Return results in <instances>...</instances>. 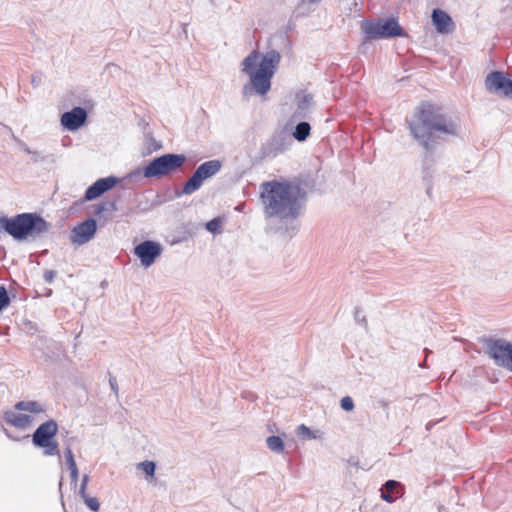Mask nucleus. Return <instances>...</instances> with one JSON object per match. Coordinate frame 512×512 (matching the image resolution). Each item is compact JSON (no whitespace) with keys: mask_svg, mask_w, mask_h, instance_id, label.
Wrapping results in <instances>:
<instances>
[{"mask_svg":"<svg viewBox=\"0 0 512 512\" xmlns=\"http://www.w3.org/2000/svg\"><path fill=\"white\" fill-rule=\"evenodd\" d=\"M407 123L411 135L430 155L434 153L438 139L458 136L460 131L459 124L441 106L430 102H421L414 118Z\"/></svg>","mask_w":512,"mask_h":512,"instance_id":"obj_1","label":"nucleus"},{"mask_svg":"<svg viewBox=\"0 0 512 512\" xmlns=\"http://www.w3.org/2000/svg\"><path fill=\"white\" fill-rule=\"evenodd\" d=\"M306 192L299 184L272 180L261 184L260 198L267 218L296 219Z\"/></svg>","mask_w":512,"mask_h":512,"instance_id":"obj_2","label":"nucleus"},{"mask_svg":"<svg viewBox=\"0 0 512 512\" xmlns=\"http://www.w3.org/2000/svg\"><path fill=\"white\" fill-rule=\"evenodd\" d=\"M281 56L276 50L266 52L262 57L258 51L251 52L242 61V72L248 74L249 82L243 85L242 97L248 100L253 94L265 96L271 90Z\"/></svg>","mask_w":512,"mask_h":512,"instance_id":"obj_3","label":"nucleus"},{"mask_svg":"<svg viewBox=\"0 0 512 512\" xmlns=\"http://www.w3.org/2000/svg\"><path fill=\"white\" fill-rule=\"evenodd\" d=\"M363 43L378 39L405 37L406 31L400 26L397 18H365L360 22Z\"/></svg>","mask_w":512,"mask_h":512,"instance_id":"obj_4","label":"nucleus"},{"mask_svg":"<svg viewBox=\"0 0 512 512\" xmlns=\"http://www.w3.org/2000/svg\"><path fill=\"white\" fill-rule=\"evenodd\" d=\"M184 154L166 153L152 159L142 170H135L132 175L143 174L145 178H162L180 170L186 163Z\"/></svg>","mask_w":512,"mask_h":512,"instance_id":"obj_5","label":"nucleus"},{"mask_svg":"<svg viewBox=\"0 0 512 512\" xmlns=\"http://www.w3.org/2000/svg\"><path fill=\"white\" fill-rule=\"evenodd\" d=\"M482 345V351L493 363L512 373V342L503 338L480 336L477 338Z\"/></svg>","mask_w":512,"mask_h":512,"instance_id":"obj_6","label":"nucleus"},{"mask_svg":"<svg viewBox=\"0 0 512 512\" xmlns=\"http://www.w3.org/2000/svg\"><path fill=\"white\" fill-rule=\"evenodd\" d=\"M58 423L50 419L41 423L32 434V443L35 447L43 449L45 456L60 457L59 444L56 440Z\"/></svg>","mask_w":512,"mask_h":512,"instance_id":"obj_7","label":"nucleus"},{"mask_svg":"<svg viewBox=\"0 0 512 512\" xmlns=\"http://www.w3.org/2000/svg\"><path fill=\"white\" fill-rule=\"evenodd\" d=\"M222 168L218 159L206 161L199 165L192 176L184 183L181 194L191 195L202 186L203 182L216 175Z\"/></svg>","mask_w":512,"mask_h":512,"instance_id":"obj_8","label":"nucleus"},{"mask_svg":"<svg viewBox=\"0 0 512 512\" xmlns=\"http://www.w3.org/2000/svg\"><path fill=\"white\" fill-rule=\"evenodd\" d=\"M162 252V245L153 240H144L133 249L134 255L139 258L141 265L145 268L153 265L161 256Z\"/></svg>","mask_w":512,"mask_h":512,"instance_id":"obj_9","label":"nucleus"},{"mask_svg":"<svg viewBox=\"0 0 512 512\" xmlns=\"http://www.w3.org/2000/svg\"><path fill=\"white\" fill-rule=\"evenodd\" d=\"M51 227V223L38 213L26 212L24 241L42 237L50 231Z\"/></svg>","mask_w":512,"mask_h":512,"instance_id":"obj_10","label":"nucleus"},{"mask_svg":"<svg viewBox=\"0 0 512 512\" xmlns=\"http://www.w3.org/2000/svg\"><path fill=\"white\" fill-rule=\"evenodd\" d=\"M286 126H288V124ZM286 129L287 127L275 131L269 141L263 145L262 154L265 157H275L289 149L292 141Z\"/></svg>","mask_w":512,"mask_h":512,"instance_id":"obj_11","label":"nucleus"},{"mask_svg":"<svg viewBox=\"0 0 512 512\" xmlns=\"http://www.w3.org/2000/svg\"><path fill=\"white\" fill-rule=\"evenodd\" d=\"M26 212L12 217L0 216V233L11 236L18 242L24 241Z\"/></svg>","mask_w":512,"mask_h":512,"instance_id":"obj_12","label":"nucleus"},{"mask_svg":"<svg viewBox=\"0 0 512 512\" xmlns=\"http://www.w3.org/2000/svg\"><path fill=\"white\" fill-rule=\"evenodd\" d=\"M485 87L491 93H501L512 98V79L505 76L502 71H492L485 79Z\"/></svg>","mask_w":512,"mask_h":512,"instance_id":"obj_13","label":"nucleus"},{"mask_svg":"<svg viewBox=\"0 0 512 512\" xmlns=\"http://www.w3.org/2000/svg\"><path fill=\"white\" fill-rule=\"evenodd\" d=\"M97 232V222L88 218L71 230L70 241L75 245H83L94 238Z\"/></svg>","mask_w":512,"mask_h":512,"instance_id":"obj_14","label":"nucleus"},{"mask_svg":"<svg viewBox=\"0 0 512 512\" xmlns=\"http://www.w3.org/2000/svg\"><path fill=\"white\" fill-rule=\"evenodd\" d=\"M87 111L83 107H74L61 115V125L68 131H76L87 121Z\"/></svg>","mask_w":512,"mask_h":512,"instance_id":"obj_15","label":"nucleus"},{"mask_svg":"<svg viewBox=\"0 0 512 512\" xmlns=\"http://www.w3.org/2000/svg\"><path fill=\"white\" fill-rule=\"evenodd\" d=\"M118 182L119 178L115 176L99 178L86 189L84 194V200L91 201L100 197L107 191L114 188L118 184Z\"/></svg>","mask_w":512,"mask_h":512,"instance_id":"obj_16","label":"nucleus"},{"mask_svg":"<svg viewBox=\"0 0 512 512\" xmlns=\"http://www.w3.org/2000/svg\"><path fill=\"white\" fill-rule=\"evenodd\" d=\"M431 21L439 34H451L455 30V23L451 16L440 8L432 10Z\"/></svg>","mask_w":512,"mask_h":512,"instance_id":"obj_17","label":"nucleus"},{"mask_svg":"<svg viewBox=\"0 0 512 512\" xmlns=\"http://www.w3.org/2000/svg\"><path fill=\"white\" fill-rule=\"evenodd\" d=\"M295 99H296L297 109L292 114L288 124H290V123L292 124L296 120L306 117L308 111L310 110V108L313 105V95L310 93H307L306 91H299L298 93H296Z\"/></svg>","mask_w":512,"mask_h":512,"instance_id":"obj_18","label":"nucleus"},{"mask_svg":"<svg viewBox=\"0 0 512 512\" xmlns=\"http://www.w3.org/2000/svg\"><path fill=\"white\" fill-rule=\"evenodd\" d=\"M380 492L384 501L393 503L403 494V485L396 480H388L382 485Z\"/></svg>","mask_w":512,"mask_h":512,"instance_id":"obj_19","label":"nucleus"},{"mask_svg":"<svg viewBox=\"0 0 512 512\" xmlns=\"http://www.w3.org/2000/svg\"><path fill=\"white\" fill-rule=\"evenodd\" d=\"M6 423L20 429H25L31 423V417L27 414L6 411L3 415Z\"/></svg>","mask_w":512,"mask_h":512,"instance_id":"obj_20","label":"nucleus"},{"mask_svg":"<svg viewBox=\"0 0 512 512\" xmlns=\"http://www.w3.org/2000/svg\"><path fill=\"white\" fill-rule=\"evenodd\" d=\"M64 455H65V459H66V464L68 466V469L70 470L71 482L74 485H76V483L78 481L79 472H78V468H77V465H76V462L74 459L73 452L69 445L65 448Z\"/></svg>","mask_w":512,"mask_h":512,"instance_id":"obj_21","label":"nucleus"},{"mask_svg":"<svg viewBox=\"0 0 512 512\" xmlns=\"http://www.w3.org/2000/svg\"><path fill=\"white\" fill-rule=\"evenodd\" d=\"M311 133V125L306 121H300L292 131V137L298 142L305 141Z\"/></svg>","mask_w":512,"mask_h":512,"instance_id":"obj_22","label":"nucleus"},{"mask_svg":"<svg viewBox=\"0 0 512 512\" xmlns=\"http://www.w3.org/2000/svg\"><path fill=\"white\" fill-rule=\"evenodd\" d=\"M16 410L38 414L45 412V407L38 401H19L15 404Z\"/></svg>","mask_w":512,"mask_h":512,"instance_id":"obj_23","label":"nucleus"},{"mask_svg":"<svg viewBox=\"0 0 512 512\" xmlns=\"http://www.w3.org/2000/svg\"><path fill=\"white\" fill-rule=\"evenodd\" d=\"M434 170L432 169V163H428L427 159L424 162L422 170V182L426 188V194L430 198L432 191V179Z\"/></svg>","mask_w":512,"mask_h":512,"instance_id":"obj_24","label":"nucleus"},{"mask_svg":"<svg viewBox=\"0 0 512 512\" xmlns=\"http://www.w3.org/2000/svg\"><path fill=\"white\" fill-rule=\"evenodd\" d=\"M266 444H267V447L272 452H275V453H278V454L284 452L285 445H284L283 440L279 436H275V435L269 436L266 439Z\"/></svg>","mask_w":512,"mask_h":512,"instance_id":"obj_25","label":"nucleus"},{"mask_svg":"<svg viewBox=\"0 0 512 512\" xmlns=\"http://www.w3.org/2000/svg\"><path fill=\"white\" fill-rule=\"evenodd\" d=\"M139 470H142L147 476L153 477L155 475L156 464L153 461L145 460L137 465Z\"/></svg>","mask_w":512,"mask_h":512,"instance_id":"obj_26","label":"nucleus"},{"mask_svg":"<svg viewBox=\"0 0 512 512\" xmlns=\"http://www.w3.org/2000/svg\"><path fill=\"white\" fill-rule=\"evenodd\" d=\"M221 225H222L221 219L214 218L205 224V228L210 233L217 234V233H220Z\"/></svg>","mask_w":512,"mask_h":512,"instance_id":"obj_27","label":"nucleus"},{"mask_svg":"<svg viewBox=\"0 0 512 512\" xmlns=\"http://www.w3.org/2000/svg\"><path fill=\"white\" fill-rule=\"evenodd\" d=\"M31 160L34 164H38V163H42V162H48V161H53V155L50 154V155H43L41 152L39 151H33L31 153Z\"/></svg>","mask_w":512,"mask_h":512,"instance_id":"obj_28","label":"nucleus"},{"mask_svg":"<svg viewBox=\"0 0 512 512\" xmlns=\"http://www.w3.org/2000/svg\"><path fill=\"white\" fill-rule=\"evenodd\" d=\"M10 296L5 286H0V312L10 305Z\"/></svg>","mask_w":512,"mask_h":512,"instance_id":"obj_29","label":"nucleus"},{"mask_svg":"<svg viewBox=\"0 0 512 512\" xmlns=\"http://www.w3.org/2000/svg\"><path fill=\"white\" fill-rule=\"evenodd\" d=\"M85 504L88 506V508L93 512H98L100 509V503L97 498L90 497L88 495H85L84 497H81Z\"/></svg>","mask_w":512,"mask_h":512,"instance_id":"obj_30","label":"nucleus"},{"mask_svg":"<svg viewBox=\"0 0 512 512\" xmlns=\"http://www.w3.org/2000/svg\"><path fill=\"white\" fill-rule=\"evenodd\" d=\"M340 407L344 411H352L355 407L353 399L350 396H345L340 400Z\"/></svg>","mask_w":512,"mask_h":512,"instance_id":"obj_31","label":"nucleus"},{"mask_svg":"<svg viewBox=\"0 0 512 512\" xmlns=\"http://www.w3.org/2000/svg\"><path fill=\"white\" fill-rule=\"evenodd\" d=\"M354 320L356 323L361 324L362 326L367 328V326H368L367 319L364 315H362V311L359 307H355Z\"/></svg>","mask_w":512,"mask_h":512,"instance_id":"obj_32","label":"nucleus"},{"mask_svg":"<svg viewBox=\"0 0 512 512\" xmlns=\"http://www.w3.org/2000/svg\"><path fill=\"white\" fill-rule=\"evenodd\" d=\"M298 433L300 435L306 436L308 438H316V435L314 434V432L304 424H301L298 427Z\"/></svg>","mask_w":512,"mask_h":512,"instance_id":"obj_33","label":"nucleus"},{"mask_svg":"<svg viewBox=\"0 0 512 512\" xmlns=\"http://www.w3.org/2000/svg\"><path fill=\"white\" fill-rule=\"evenodd\" d=\"M12 139L15 141V143L24 151L26 152L27 154L31 155V153L33 152V150H31L28 145L22 141L21 139H19L18 137H16L13 133H12Z\"/></svg>","mask_w":512,"mask_h":512,"instance_id":"obj_34","label":"nucleus"},{"mask_svg":"<svg viewBox=\"0 0 512 512\" xmlns=\"http://www.w3.org/2000/svg\"><path fill=\"white\" fill-rule=\"evenodd\" d=\"M12 139L15 141V143L24 151L26 152L27 154L31 155V153L33 152V150H31L28 145L22 141L21 139H19L18 137H16L13 133H12Z\"/></svg>","mask_w":512,"mask_h":512,"instance_id":"obj_35","label":"nucleus"},{"mask_svg":"<svg viewBox=\"0 0 512 512\" xmlns=\"http://www.w3.org/2000/svg\"><path fill=\"white\" fill-rule=\"evenodd\" d=\"M88 482H89V475L84 474L82 477L81 485H80V489H79L80 497H84L85 495H87L86 488H87Z\"/></svg>","mask_w":512,"mask_h":512,"instance_id":"obj_36","label":"nucleus"},{"mask_svg":"<svg viewBox=\"0 0 512 512\" xmlns=\"http://www.w3.org/2000/svg\"><path fill=\"white\" fill-rule=\"evenodd\" d=\"M43 79V73L42 72H35L31 76V83L34 87H38L41 85Z\"/></svg>","mask_w":512,"mask_h":512,"instance_id":"obj_37","label":"nucleus"},{"mask_svg":"<svg viewBox=\"0 0 512 512\" xmlns=\"http://www.w3.org/2000/svg\"><path fill=\"white\" fill-rule=\"evenodd\" d=\"M56 271L55 270H45L43 273V279L46 283H52L56 277Z\"/></svg>","mask_w":512,"mask_h":512,"instance_id":"obj_38","label":"nucleus"},{"mask_svg":"<svg viewBox=\"0 0 512 512\" xmlns=\"http://www.w3.org/2000/svg\"><path fill=\"white\" fill-rule=\"evenodd\" d=\"M107 205L104 204V202H101L96 205L94 213L95 215H101L103 212L106 211Z\"/></svg>","mask_w":512,"mask_h":512,"instance_id":"obj_39","label":"nucleus"},{"mask_svg":"<svg viewBox=\"0 0 512 512\" xmlns=\"http://www.w3.org/2000/svg\"><path fill=\"white\" fill-rule=\"evenodd\" d=\"M104 204L107 205L106 211L115 212L118 210L116 201H108L104 202Z\"/></svg>","mask_w":512,"mask_h":512,"instance_id":"obj_40","label":"nucleus"},{"mask_svg":"<svg viewBox=\"0 0 512 512\" xmlns=\"http://www.w3.org/2000/svg\"><path fill=\"white\" fill-rule=\"evenodd\" d=\"M109 384L115 394H118V384L115 377H110Z\"/></svg>","mask_w":512,"mask_h":512,"instance_id":"obj_41","label":"nucleus"},{"mask_svg":"<svg viewBox=\"0 0 512 512\" xmlns=\"http://www.w3.org/2000/svg\"><path fill=\"white\" fill-rule=\"evenodd\" d=\"M4 432H5V434L7 435L8 438H10V439H12L14 441H19V438L12 436V434H10L7 429H4Z\"/></svg>","mask_w":512,"mask_h":512,"instance_id":"obj_42","label":"nucleus"},{"mask_svg":"<svg viewBox=\"0 0 512 512\" xmlns=\"http://www.w3.org/2000/svg\"><path fill=\"white\" fill-rule=\"evenodd\" d=\"M59 488L60 489L62 488V480H60V482H59Z\"/></svg>","mask_w":512,"mask_h":512,"instance_id":"obj_43","label":"nucleus"}]
</instances>
